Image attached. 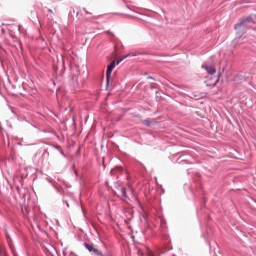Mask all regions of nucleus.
I'll return each mask as SVG.
<instances>
[{
    "instance_id": "nucleus-3",
    "label": "nucleus",
    "mask_w": 256,
    "mask_h": 256,
    "mask_svg": "<svg viewBox=\"0 0 256 256\" xmlns=\"http://www.w3.org/2000/svg\"><path fill=\"white\" fill-rule=\"evenodd\" d=\"M115 188L120 189V197H121L122 201H126L127 200V190L125 189V187L121 186V183L117 182L115 184Z\"/></svg>"
},
{
    "instance_id": "nucleus-9",
    "label": "nucleus",
    "mask_w": 256,
    "mask_h": 256,
    "mask_svg": "<svg viewBox=\"0 0 256 256\" xmlns=\"http://www.w3.org/2000/svg\"><path fill=\"white\" fill-rule=\"evenodd\" d=\"M145 125H150L149 120L144 121Z\"/></svg>"
},
{
    "instance_id": "nucleus-13",
    "label": "nucleus",
    "mask_w": 256,
    "mask_h": 256,
    "mask_svg": "<svg viewBox=\"0 0 256 256\" xmlns=\"http://www.w3.org/2000/svg\"><path fill=\"white\" fill-rule=\"evenodd\" d=\"M67 204V207H69V203H66Z\"/></svg>"
},
{
    "instance_id": "nucleus-6",
    "label": "nucleus",
    "mask_w": 256,
    "mask_h": 256,
    "mask_svg": "<svg viewBox=\"0 0 256 256\" xmlns=\"http://www.w3.org/2000/svg\"><path fill=\"white\" fill-rule=\"evenodd\" d=\"M131 53L127 54V55H124V56H121L117 61H116V64L119 65V63H121V61L127 59V57H131Z\"/></svg>"
},
{
    "instance_id": "nucleus-8",
    "label": "nucleus",
    "mask_w": 256,
    "mask_h": 256,
    "mask_svg": "<svg viewBox=\"0 0 256 256\" xmlns=\"http://www.w3.org/2000/svg\"><path fill=\"white\" fill-rule=\"evenodd\" d=\"M130 193H131L132 197H135V192L133 191V188H130Z\"/></svg>"
},
{
    "instance_id": "nucleus-2",
    "label": "nucleus",
    "mask_w": 256,
    "mask_h": 256,
    "mask_svg": "<svg viewBox=\"0 0 256 256\" xmlns=\"http://www.w3.org/2000/svg\"><path fill=\"white\" fill-rule=\"evenodd\" d=\"M84 247L87 249V251H89L90 253H93L94 255H99V256L103 255V253H101L99 249L95 248L93 244L84 243Z\"/></svg>"
},
{
    "instance_id": "nucleus-10",
    "label": "nucleus",
    "mask_w": 256,
    "mask_h": 256,
    "mask_svg": "<svg viewBox=\"0 0 256 256\" xmlns=\"http://www.w3.org/2000/svg\"><path fill=\"white\" fill-rule=\"evenodd\" d=\"M116 169H118V171H123V168L121 167H117Z\"/></svg>"
},
{
    "instance_id": "nucleus-4",
    "label": "nucleus",
    "mask_w": 256,
    "mask_h": 256,
    "mask_svg": "<svg viewBox=\"0 0 256 256\" xmlns=\"http://www.w3.org/2000/svg\"><path fill=\"white\" fill-rule=\"evenodd\" d=\"M115 69V60H113L108 66L106 71V79L107 83H109V79H111V73H113V70Z\"/></svg>"
},
{
    "instance_id": "nucleus-7",
    "label": "nucleus",
    "mask_w": 256,
    "mask_h": 256,
    "mask_svg": "<svg viewBox=\"0 0 256 256\" xmlns=\"http://www.w3.org/2000/svg\"><path fill=\"white\" fill-rule=\"evenodd\" d=\"M218 83H219V78H217V80L214 83L207 84V87H215V85H217Z\"/></svg>"
},
{
    "instance_id": "nucleus-12",
    "label": "nucleus",
    "mask_w": 256,
    "mask_h": 256,
    "mask_svg": "<svg viewBox=\"0 0 256 256\" xmlns=\"http://www.w3.org/2000/svg\"><path fill=\"white\" fill-rule=\"evenodd\" d=\"M83 11H85V13H89V12L87 11V9H85V8L83 9Z\"/></svg>"
},
{
    "instance_id": "nucleus-11",
    "label": "nucleus",
    "mask_w": 256,
    "mask_h": 256,
    "mask_svg": "<svg viewBox=\"0 0 256 256\" xmlns=\"http://www.w3.org/2000/svg\"><path fill=\"white\" fill-rule=\"evenodd\" d=\"M48 12H49V13H53V10H51V9H48Z\"/></svg>"
},
{
    "instance_id": "nucleus-1",
    "label": "nucleus",
    "mask_w": 256,
    "mask_h": 256,
    "mask_svg": "<svg viewBox=\"0 0 256 256\" xmlns=\"http://www.w3.org/2000/svg\"><path fill=\"white\" fill-rule=\"evenodd\" d=\"M251 23H255V20L251 16L242 17L237 24H235L234 29L236 31V37L241 39L245 35V27H249Z\"/></svg>"
},
{
    "instance_id": "nucleus-5",
    "label": "nucleus",
    "mask_w": 256,
    "mask_h": 256,
    "mask_svg": "<svg viewBox=\"0 0 256 256\" xmlns=\"http://www.w3.org/2000/svg\"><path fill=\"white\" fill-rule=\"evenodd\" d=\"M202 67H203V69H205L207 71V73L209 75H215V73H217V70L214 67H212V66H205V65H203Z\"/></svg>"
}]
</instances>
